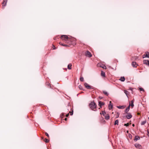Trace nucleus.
I'll list each match as a JSON object with an SVG mask.
<instances>
[{
  "mask_svg": "<svg viewBox=\"0 0 149 149\" xmlns=\"http://www.w3.org/2000/svg\"><path fill=\"white\" fill-rule=\"evenodd\" d=\"M130 105L126 109H125V112L126 113H127V112H128L129 111V109H130Z\"/></svg>",
  "mask_w": 149,
  "mask_h": 149,
  "instance_id": "12",
  "label": "nucleus"
},
{
  "mask_svg": "<svg viewBox=\"0 0 149 149\" xmlns=\"http://www.w3.org/2000/svg\"><path fill=\"white\" fill-rule=\"evenodd\" d=\"M101 75L103 77H105V72H104L102 71Z\"/></svg>",
  "mask_w": 149,
  "mask_h": 149,
  "instance_id": "18",
  "label": "nucleus"
},
{
  "mask_svg": "<svg viewBox=\"0 0 149 149\" xmlns=\"http://www.w3.org/2000/svg\"><path fill=\"white\" fill-rule=\"evenodd\" d=\"M132 115L129 113H127V115L126 116V118L128 119H130L132 117Z\"/></svg>",
  "mask_w": 149,
  "mask_h": 149,
  "instance_id": "6",
  "label": "nucleus"
},
{
  "mask_svg": "<svg viewBox=\"0 0 149 149\" xmlns=\"http://www.w3.org/2000/svg\"><path fill=\"white\" fill-rule=\"evenodd\" d=\"M90 108L93 110L95 111L94 109L96 108V105L94 102H91L89 104Z\"/></svg>",
  "mask_w": 149,
  "mask_h": 149,
  "instance_id": "1",
  "label": "nucleus"
},
{
  "mask_svg": "<svg viewBox=\"0 0 149 149\" xmlns=\"http://www.w3.org/2000/svg\"><path fill=\"white\" fill-rule=\"evenodd\" d=\"M140 139L139 137L138 136H135V139H134V141H136L137 140L139 139Z\"/></svg>",
  "mask_w": 149,
  "mask_h": 149,
  "instance_id": "15",
  "label": "nucleus"
},
{
  "mask_svg": "<svg viewBox=\"0 0 149 149\" xmlns=\"http://www.w3.org/2000/svg\"><path fill=\"white\" fill-rule=\"evenodd\" d=\"M85 55L86 56L88 57H91L92 56L91 53L88 51H87L86 52Z\"/></svg>",
  "mask_w": 149,
  "mask_h": 149,
  "instance_id": "3",
  "label": "nucleus"
},
{
  "mask_svg": "<svg viewBox=\"0 0 149 149\" xmlns=\"http://www.w3.org/2000/svg\"><path fill=\"white\" fill-rule=\"evenodd\" d=\"M105 119L107 120H108L110 118L108 114H107L104 116Z\"/></svg>",
  "mask_w": 149,
  "mask_h": 149,
  "instance_id": "14",
  "label": "nucleus"
},
{
  "mask_svg": "<svg viewBox=\"0 0 149 149\" xmlns=\"http://www.w3.org/2000/svg\"><path fill=\"white\" fill-rule=\"evenodd\" d=\"M72 66V65L71 64H69L68 65V68L69 70H70L71 69V66Z\"/></svg>",
  "mask_w": 149,
  "mask_h": 149,
  "instance_id": "20",
  "label": "nucleus"
},
{
  "mask_svg": "<svg viewBox=\"0 0 149 149\" xmlns=\"http://www.w3.org/2000/svg\"><path fill=\"white\" fill-rule=\"evenodd\" d=\"M79 87L80 89H82V87L81 85H80L79 86Z\"/></svg>",
  "mask_w": 149,
  "mask_h": 149,
  "instance_id": "30",
  "label": "nucleus"
},
{
  "mask_svg": "<svg viewBox=\"0 0 149 149\" xmlns=\"http://www.w3.org/2000/svg\"><path fill=\"white\" fill-rule=\"evenodd\" d=\"M134 146H135V147H136L137 148L140 149L141 148V145L139 144H138V143L135 144L134 145Z\"/></svg>",
  "mask_w": 149,
  "mask_h": 149,
  "instance_id": "7",
  "label": "nucleus"
},
{
  "mask_svg": "<svg viewBox=\"0 0 149 149\" xmlns=\"http://www.w3.org/2000/svg\"><path fill=\"white\" fill-rule=\"evenodd\" d=\"M68 116H69V113H68V114H66V117H68Z\"/></svg>",
  "mask_w": 149,
  "mask_h": 149,
  "instance_id": "36",
  "label": "nucleus"
},
{
  "mask_svg": "<svg viewBox=\"0 0 149 149\" xmlns=\"http://www.w3.org/2000/svg\"><path fill=\"white\" fill-rule=\"evenodd\" d=\"M127 133H128V131H127Z\"/></svg>",
  "mask_w": 149,
  "mask_h": 149,
  "instance_id": "43",
  "label": "nucleus"
},
{
  "mask_svg": "<svg viewBox=\"0 0 149 149\" xmlns=\"http://www.w3.org/2000/svg\"><path fill=\"white\" fill-rule=\"evenodd\" d=\"M139 90H140L141 91H143V88H139Z\"/></svg>",
  "mask_w": 149,
  "mask_h": 149,
  "instance_id": "33",
  "label": "nucleus"
},
{
  "mask_svg": "<svg viewBox=\"0 0 149 149\" xmlns=\"http://www.w3.org/2000/svg\"><path fill=\"white\" fill-rule=\"evenodd\" d=\"M148 135L149 136V132H148Z\"/></svg>",
  "mask_w": 149,
  "mask_h": 149,
  "instance_id": "40",
  "label": "nucleus"
},
{
  "mask_svg": "<svg viewBox=\"0 0 149 149\" xmlns=\"http://www.w3.org/2000/svg\"><path fill=\"white\" fill-rule=\"evenodd\" d=\"M118 120H116L115 121V123H114V125H118Z\"/></svg>",
  "mask_w": 149,
  "mask_h": 149,
  "instance_id": "24",
  "label": "nucleus"
},
{
  "mask_svg": "<svg viewBox=\"0 0 149 149\" xmlns=\"http://www.w3.org/2000/svg\"><path fill=\"white\" fill-rule=\"evenodd\" d=\"M134 102V100H132L131 101V106L132 107H133L134 106V104H133Z\"/></svg>",
  "mask_w": 149,
  "mask_h": 149,
  "instance_id": "21",
  "label": "nucleus"
},
{
  "mask_svg": "<svg viewBox=\"0 0 149 149\" xmlns=\"http://www.w3.org/2000/svg\"><path fill=\"white\" fill-rule=\"evenodd\" d=\"M54 40H56V38H54Z\"/></svg>",
  "mask_w": 149,
  "mask_h": 149,
  "instance_id": "41",
  "label": "nucleus"
},
{
  "mask_svg": "<svg viewBox=\"0 0 149 149\" xmlns=\"http://www.w3.org/2000/svg\"><path fill=\"white\" fill-rule=\"evenodd\" d=\"M67 118H65V120H67Z\"/></svg>",
  "mask_w": 149,
  "mask_h": 149,
  "instance_id": "39",
  "label": "nucleus"
},
{
  "mask_svg": "<svg viewBox=\"0 0 149 149\" xmlns=\"http://www.w3.org/2000/svg\"><path fill=\"white\" fill-rule=\"evenodd\" d=\"M111 101H110L109 104V109H111L113 108V105L111 104Z\"/></svg>",
  "mask_w": 149,
  "mask_h": 149,
  "instance_id": "9",
  "label": "nucleus"
},
{
  "mask_svg": "<svg viewBox=\"0 0 149 149\" xmlns=\"http://www.w3.org/2000/svg\"><path fill=\"white\" fill-rule=\"evenodd\" d=\"M132 65L133 67L135 68L138 65V64L135 62H132Z\"/></svg>",
  "mask_w": 149,
  "mask_h": 149,
  "instance_id": "5",
  "label": "nucleus"
},
{
  "mask_svg": "<svg viewBox=\"0 0 149 149\" xmlns=\"http://www.w3.org/2000/svg\"><path fill=\"white\" fill-rule=\"evenodd\" d=\"M63 115H64V114H62V115L63 116Z\"/></svg>",
  "mask_w": 149,
  "mask_h": 149,
  "instance_id": "42",
  "label": "nucleus"
},
{
  "mask_svg": "<svg viewBox=\"0 0 149 149\" xmlns=\"http://www.w3.org/2000/svg\"><path fill=\"white\" fill-rule=\"evenodd\" d=\"M100 114H102L104 116H105V114H106V113L105 111H102V113H100Z\"/></svg>",
  "mask_w": 149,
  "mask_h": 149,
  "instance_id": "23",
  "label": "nucleus"
},
{
  "mask_svg": "<svg viewBox=\"0 0 149 149\" xmlns=\"http://www.w3.org/2000/svg\"><path fill=\"white\" fill-rule=\"evenodd\" d=\"M124 93L126 95V96L128 97V96H127V94H128V92L127 91L125 90L124 91Z\"/></svg>",
  "mask_w": 149,
  "mask_h": 149,
  "instance_id": "27",
  "label": "nucleus"
},
{
  "mask_svg": "<svg viewBox=\"0 0 149 149\" xmlns=\"http://www.w3.org/2000/svg\"><path fill=\"white\" fill-rule=\"evenodd\" d=\"M119 80L122 81H124L125 80V78L124 77H121Z\"/></svg>",
  "mask_w": 149,
  "mask_h": 149,
  "instance_id": "17",
  "label": "nucleus"
},
{
  "mask_svg": "<svg viewBox=\"0 0 149 149\" xmlns=\"http://www.w3.org/2000/svg\"><path fill=\"white\" fill-rule=\"evenodd\" d=\"M7 0H4L3 2L2 3L3 6H5L6 5V3H7Z\"/></svg>",
  "mask_w": 149,
  "mask_h": 149,
  "instance_id": "10",
  "label": "nucleus"
},
{
  "mask_svg": "<svg viewBox=\"0 0 149 149\" xmlns=\"http://www.w3.org/2000/svg\"><path fill=\"white\" fill-rule=\"evenodd\" d=\"M117 107L119 109H123L125 107L124 106H117Z\"/></svg>",
  "mask_w": 149,
  "mask_h": 149,
  "instance_id": "16",
  "label": "nucleus"
},
{
  "mask_svg": "<svg viewBox=\"0 0 149 149\" xmlns=\"http://www.w3.org/2000/svg\"><path fill=\"white\" fill-rule=\"evenodd\" d=\"M61 38L62 40H65V41H67L69 39V38L68 36L65 35H63L61 37Z\"/></svg>",
  "mask_w": 149,
  "mask_h": 149,
  "instance_id": "2",
  "label": "nucleus"
},
{
  "mask_svg": "<svg viewBox=\"0 0 149 149\" xmlns=\"http://www.w3.org/2000/svg\"><path fill=\"white\" fill-rule=\"evenodd\" d=\"M104 104V103L101 102H99V105L100 107V108H102V106Z\"/></svg>",
  "mask_w": 149,
  "mask_h": 149,
  "instance_id": "11",
  "label": "nucleus"
},
{
  "mask_svg": "<svg viewBox=\"0 0 149 149\" xmlns=\"http://www.w3.org/2000/svg\"><path fill=\"white\" fill-rule=\"evenodd\" d=\"M143 63L146 65H149V61L148 60H144L143 61Z\"/></svg>",
  "mask_w": 149,
  "mask_h": 149,
  "instance_id": "13",
  "label": "nucleus"
},
{
  "mask_svg": "<svg viewBox=\"0 0 149 149\" xmlns=\"http://www.w3.org/2000/svg\"><path fill=\"white\" fill-rule=\"evenodd\" d=\"M143 58H144L145 57H148L149 58V53L148 52H147L146 54H144L143 56Z\"/></svg>",
  "mask_w": 149,
  "mask_h": 149,
  "instance_id": "8",
  "label": "nucleus"
},
{
  "mask_svg": "<svg viewBox=\"0 0 149 149\" xmlns=\"http://www.w3.org/2000/svg\"><path fill=\"white\" fill-rule=\"evenodd\" d=\"M99 98L100 99H101L102 98V97H99Z\"/></svg>",
  "mask_w": 149,
  "mask_h": 149,
  "instance_id": "37",
  "label": "nucleus"
},
{
  "mask_svg": "<svg viewBox=\"0 0 149 149\" xmlns=\"http://www.w3.org/2000/svg\"><path fill=\"white\" fill-rule=\"evenodd\" d=\"M84 85L85 87L89 89H91V86L89 85L86 83H85L84 84Z\"/></svg>",
  "mask_w": 149,
  "mask_h": 149,
  "instance_id": "4",
  "label": "nucleus"
},
{
  "mask_svg": "<svg viewBox=\"0 0 149 149\" xmlns=\"http://www.w3.org/2000/svg\"><path fill=\"white\" fill-rule=\"evenodd\" d=\"M101 65V64H99V65H100V67H101L102 68H103L104 69H106V67L105 65H102V66H101V65Z\"/></svg>",
  "mask_w": 149,
  "mask_h": 149,
  "instance_id": "19",
  "label": "nucleus"
},
{
  "mask_svg": "<svg viewBox=\"0 0 149 149\" xmlns=\"http://www.w3.org/2000/svg\"><path fill=\"white\" fill-rule=\"evenodd\" d=\"M59 44L60 45H61L63 46H68V45H65V44H63L62 43H61V42H60L59 43Z\"/></svg>",
  "mask_w": 149,
  "mask_h": 149,
  "instance_id": "26",
  "label": "nucleus"
},
{
  "mask_svg": "<svg viewBox=\"0 0 149 149\" xmlns=\"http://www.w3.org/2000/svg\"><path fill=\"white\" fill-rule=\"evenodd\" d=\"M70 115H72L73 114V111H72V112H71L70 111Z\"/></svg>",
  "mask_w": 149,
  "mask_h": 149,
  "instance_id": "34",
  "label": "nucleus"
},
{
  "mask_svg": "<svg viewBox=\"0 0 149 149\" xmlns=\"http://www.w3.org/2000/svg\"><path fill=\"white\" fill-rule=\"evenodd\" d=\"M146 122V120H144L141 123V125H144Z\"/></svg>",
  "mask_w": 149,
  "mask_h": 149,
  "instance_id": "25",
  "label": "nucleus"
},
{
  "mask_svg": "<svg viewBox=\"0 0 149 149\" xmlns=\"http://www.w3.org/2000/svg\"><path fill=\"white\" fill-rule=\"evenodd\" d=\"M80 80L81 81H84V79L83 77H81L80 78Z\"/></svg>",
  "mask_w": 149,
  "mask_h": 149,
  "instance_id": "28",
  "label": "nucleus"
},
{
  "mask_svg": "<svg viewBox=\"0 0 149 149\" xmlns=\"http://www.w3.org/2000/svg\"><path fill=\"white\" fill-rule=\"evenodd\" d=\"M103 93L106 95L108 96V95L109 93L107 91H103Z\"/></svg>",
  "mask_w": 149,
  "mask_h": 149,
  "instance_id": "22",
  "label": "nucleus"
},
{
  "mask_svg": "<svg viewBox=\"0 0 149 149\" xmlns=\"http://www.w3.org/2000/svg\"><path fill=\"white\" fill-rule=\"evenodd\" d=\"M53 49H56V48H55V46H54V45H53Z\"/></svg>",
  "mask_w": 149,
  "mask_h": 149,
  "instance_id": "35",
  "label": "nucleus"
},
{
  "mask_svg": "<svg viewBox=\"0 0 149 149\" xmlns=\"http://www.w3.org/2000/svg\"><path fill=\"white\" fill-rule=\"evenodd\" d=\"M132 126H133V127H134L135 125L134 124H133L132 125Z\"/></svg>",
  "mask_w": 149,
  "mask_h": 149,
  "instance_id": "38",
  "label": "nucleus"
},
{
  "mask_svg": "<svg viewBox=\"0 0 149 149\" xmlns=\"http://www.w3.org/2000/svg\"><path fill=\"white\" fill-rule=\"evenodd\" d=\"M44 141L46 143H48L49 141V140L47 139H45Z\"/></svg>",
  "mask_w": 149,
  "mask_h": 149,
  "instance_id": "29",
  "label": "nucleus"
},
{
  "mask_svg": "<svg viewBox=\"0 0 149 149\" xmlns=\"http://www.w3.org/2000/svg\"><path fill=\"white\" fill-rule=\"evenodd\" d=\"M129 124L128 123H127V124H124V126H126L127 127L128 126H129Z\"/></svg>",
  "mask_w": 149,
  "mask_h": 149,
  "instance_id": "31",
  "label": "nucleus"
},
{
  "mask_svg": "<svg viewBox=\"0 0 149 149\" xmlns=\"http://www.w3.org/2000/svg\"><path fill=\"white\" fill-rule=\"evenodd\" d=\"M45 134L46 135V136H47V137H49V135L46 132V133H45Z\"/></svg>",
  "mask_w": 149,
  "mask_h": 149,
  "instance_id": "32",
  "label": "nucleus"
}]
</instances>
